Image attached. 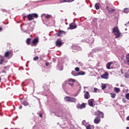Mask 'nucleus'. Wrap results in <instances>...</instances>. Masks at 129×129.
Listing matches in <instances>:
<instances>
[{"instance_id": "obj_1", "label": "nucleus", "mask_w": 129, "mask_h": 129, "mask_svg": "<svg viewBox=\"0 0 129 129\" xmlns=\"http://www.w3.org/2000/svg\"><path fill=\"white\" fill-rule=\"evenodd\" d=\"M112 31L114 35H116V39H117V38H119L120 37L121 33H120V32H119V30L118 29V28H117V27H115L113 29Z\"/></svg>"}, {"instance_id": "obj_2", "label": "nucleus", "mask_w": 129, "mask_h": 129, "mask_svg": "<svg viewBox=\"0 0 129 129\" xmlns=\"http://www.w3.org/2000/svg\"><path fill=\"white\" fill-rule=\"evenodd\" d=\"M38 14L36 13H32L29 14L27 16V19L28 21H33V20H34V18H35V19H38Z\"/></svg>"}, {"instance_id": "obj_3", "label": "nucleus", "mask_w": 129, "mask_h": 129, "mask_svg": "<svg viewBox=\"0 0 129 129\" xmlns=\"http://www.w3.org/2000/svg\"><path fill=\"white\" fill-rule=\"evenodd\" d=\"M86 107V104L85 103H83L82 104H78L77 105V108L78 109H83V108H85Z\"/></svg>"}, {"instance_id": "obj_4", "label": "nucleus", "mask_w": 129, "mask_h": 129, "mask_svg": "<svg viewBox=\"0 0 129 129\" xmlns=\"http://www.w3.org/2000/svg\"><path fill=\"white\" fill-rule=\"evenodd\" d=\"M13 55H14V54L13 53V51H7L5 53V56L6 57V58H8L9 57V58H12V57H13Z\"/></svg>"}, {"instance_id": "obj_5", "label": "nucleus", "mask_w": 129, "mask_h": 129, "mask_svg": "<svg viewBox=\"0 0 129 129\" xmlns=\"http://www.w3.org/2000/svg\"><path fill=\"white\" fill-rule=\"evenodd\" d=\"M76 28H77V26H76V24L75 23L70 24L69 29H70V30H73L74 29H76Z\"/></svg>"}, {"instance_id": "obj_6", "label": "nucleus", "mask_w": 129, "mask_h": 129, "mask_svg": "<svg viewBox=\"0 0 129 129\" xmlns=\"http://www.w3.org/2000/svg\"><path fill=\"white\" fill-rule=\"evenodd\" d=\"M108 75H109L108 73L106 72L104 73V74H103L102 75H101V77L103 79H108Z\"/></svg>"}, {"instance_id": "obj_7", "label": "nucleus", "mask_w": 129, "mask_h": 129, "mask_svg": "<svg viewBox=\"0 0 129 129\" xmlns=\"http://www.w3.org/2000/svg\"><path fill=\"white\" fill-rule=\"evenodd\" d=\"M62 45H63V43H62V41H61V40H56V43H55V46L56 47L60 48V47H61V46H62Z\"/></svg>"}, {"instance_id": "obj_8", "label": "nucleus", "mask_w": 129, "mask_h": 129, "mask_svg": "<svg viewBox=\"0 0 129 129\" xmlns=\"http://www.w3.org/2000/svg\"><path fill=\"white\" fill-rule=\"evenodd\" d=\"M88 103L89 106H91L92 107H93L94 106L93 103H94V99H89L88 101Z\"/></svg>"}, {"instance_id": "obj_9", "label": "nucleus", "mask_w": 129, "mask_h": 129, "mask_svg": "<svg viewBox=\"0 0 129 129\" xmlns=\"http://www.w3.org/2000/svg\"><path fill=\"white\" fill-rule=\"evenodd\" d=\"M10 68V66H5L4 67V70L2 71V73H7V71H8Z\"/></svg>"}, {"instance_id": "obj_10", "label": "nucleus", "mask_w": 129, "mask_h": 129, "mask_svg": "<svg viewBox=\"0 0 129 129\" xmlns=\"http://www.w3.org/2000/svg\"><path fill=\"white\" fill-rule=\"evenodd\" d=\"M101 121V119H100V117H96L94 120V123H96V124L99 123L100 121Z\"/></svg>"}, {"instance_id": "obj_11", "label": "nucleus", "mask_w": 129, "mask_h": 129, "mask_svg": "<svg viewBox=\"0 0 129 129\" xmlns=\"http://www.w3.org/2000/svg\"><path fill=\"white\" fill-rule=\"evenodd\" d=\"M84 98L85 99H88L89 98H90V95L89 94V92L87 91L85 92V94H84Z\"/></svg>"}, {"instance_id": "obj_12", "label": "nucleus", "mask_w": 129, "mask_h": 129, "mask_svg": "<svg viewBox=\"0 0 129 129\" xmlns=\"http://www.w3.org/2000/svg\"><path fill=\"white\" fill-rule=\"evenodd\" d=\"M75 0H59V3L60 4H63V3H72L74 2Z\"/></svg>"}, {"instance_id": "obj_13", "label": "nucleus", "mask_w": 129, "mask_h": 129, "mask_svg": "<svg viewBox=\"0 0 129 129\" xmlns=\"http://www.w3.org/2000/svg\"><path fill=\"white\" fill-rule=\"evenodd\" d=\"M97 115L98 117H101L102 118L104 117L103 113H102V112L97 111Z\"/></svg>"}, {"instance_id": "obj_14", "label": "nucleus", "mask_w": 129, "mask_h": 129, "mask_svg": "<svg viewBox=\"0 0 129 129\" xmlns=\"http://www.w3.org/2000/svg\"><path fill=\"white\" fill-rule=\"evenodd\" d=\"M63 34H65V31L62 30L59 31L58 34H57V37H61Z\"/></svg>"}, {"instance_id": "obj_15", "label": "nucleus", "mask_w": 129, "mask_h": 129, "mask_svg": "<svg viewBox=\"0 0 129 129\" xmlns=\"http://www.w3.org/2000/svg\"><path fill=\"white\" fill-rule=\"evenodd\" d=\"M39 42V39L38 38L34 39L32 41V44L33 45H37V43Z\"/></svg>"}, {"instance_id": "obj_16", "label": "nucleus", "mask_w": 129, "mask_h": 129, "mask_svg": "<svg viewBox=\"0 0 129 129\" xmlns=\"http://www.w3.org/2000/svg\"><path fill=\"white\" fill-rule=\"evenodd\" d=\"M112 64V62H108L106 64V68H107V69H110V66H111Z\"/></svg>"}, {"instance_id": "obj_17", "label": "nucleus", "mask_w": 129, "mask_h": 129, "mask_svg": "<svg viewBox=\"0 0 129 129\" xmlns=\"http://www.w3.org/2000/svg\"><path fill=\"white\" fill-rule=\"evenodd\" d=\"M43 16H44L45 19H50V18H52V16L51 15H46L45 14H43Z\"/></svg>"}, {"instance_id": "obj_18", "label": "nucleus", "mask_w": 129, "mask_h": 129, "mask_svg": "<svg viewBox=\"0 0 129 129\" xmlns=\"http://www.w3.org/2000/svg\"><path fill=\"white\" fill-rule=\"evenodd\" d=\"M86 127L87 129H94V126L90 124H89L88 126H86Z\"/></svg>"}, {"instance_id": "obj_19", "label": "nucleus", "mask_w": 129, "mask_h": 129, "mask_svg": "<svg viewBox=\"0 0 129 129\" xmlns=\"http://www.w3.org/2000/svg\"><path fill=\"white\" fill-rule=\"evenodd\" d=\"M76 101V99L73 97H70V102H75Z\"/></svg>"}, {"instance_id": "obj_20", "label": "nucleus", "mask_w": 129, "mask_h": 129, "mask_svg": "<svg viewBox=\"0 0 129 129\" xmlns=\"http://www.w3.org/2000/svg\"><path fill=\"white\" fill-rule=\"evenodd\" d=\"M114 91L116 92V93H118L119 91H120V89L118 88L115 87L114 89Z\"/></svg>"}, {"instance_id": "obj_21", "label": "nucleus", "mask_w": 129, "mask_h": 129, "mask_svg": "<svg viewBox=\"0 0 129 129\" xmlns=\"http://www.w3.org/2000/svg\"><path fill=\"white\" fill-rule=\"evenodd\" d=\"M31 38H28L26 41L27 45H30L31 43Z\"/></svg>"}, {"instance_id": "obj_22", "label": "nucleus", "mask_w": 129, "mask_h": 129, "mask_svg": "<svg viewBox=\"0 0 129 129\" xmlns=\"http://www.w3.org/2000/svg\"><path fill=\"white\" fill-rule=\"evenodd\" d=\"M95 8L96 10H99V3H96L95 5Z\"/></svg>"}, {"instance_id": "obj_23", "label": "nucleus", "mask_w": 129, "mask_h": 129, "mask_svg": "<svg viewBox=\"0 0 129 129\" xmlns=\"http://www.w3.org/2000/svg\"><path fill=\"white\" fill-rule=\"evenodd\" d=\"M70 97L69 96H67L64 98V99L66 101H70Z\"/></svg>"}, {"instance_id": "obj_24", "label": "nucleus", "mask_w": 129, "mask_h": 129, "mask_svg": "<svg viewBox=\"0 0 129 129\" xmlns=\"http://www.w3.org/2000/svg\"><path fill=\"white\" fill-rule=\"evenodd\" d=\"M78 75H85V72L81 71L78 73Z\"/></svg>"}, {"instance_id": "obj_25", "label": "nucleus", "mask_w": 129, "mask_h": 129, "mask_svg": "<svg viewBox=\"0 0 129 129\" xmlns=\"http://www.w3.org/2000/svg\"><path fill=\"white\" fill-rule=\"evenodd\" d=\"M22 104H23V105H25V106H27L29 105V103H28L27 101H25L22 103Z\"/></svg>"}, {"instance_id": "obj_26", "label": "nucleus", "mask_w": 129, "mask_h": 129, "mask_svg": "<svg viewBox=\"0 0 129 129\" xmlns=\"http://www.w3.org/2000/svg\"><path fill=\"white\" fill-rule=\"evenodd\" d=\"M115 9H111L108 11V14H113L114 12H115Z\"/></svg>"}, {"instance_id": "obj_27", "label": "nucleus", "mask_w": 129, "mask_h": 129, "mask_svg": "<svg viewBox=\"0 0 129 129\" xmlns=\"http://www.w3.org/2000/svg\"><path fill=\"white\" fill-rule=\"evenodd\" d=\"M110 95H111V97H112V98H115L116 94L115 93H110Z\"/></svg>"}, {"instance_id": "obj_28", "label": "nucleus", "mask_w": 129, "mask_h": 129, "mask_svg": "<svg viewBox=\"0 0 129 129\" xmlns=\"http://www.w3.org/2000/svg\"><path fill=\"white\" fill-rule=\"evenodd\" d=\"M128 12H129V11L128 8H125L124 9V13H125V14H127V13Z\"/></svg>"}, {"instance_id": "obj_29", "label": "nucleus", "mask_w": 129, "mask_h": 129, "mask_svg": "<svg viewBox=\"0 0 129 129\" xmlns=\"http://www.w3.org/2000/svg\"><path fill=\"white\" fill-rule=\"evenodd\" d=\"M126 59L127 60V63H129V53L126 54Z\"/></svg>"}, {"instance_id": "obj_30", "label": "nucleus", "mask_w": 129, "mask_h": 129, "mask_svg": "<svg viewBox=\"0 0 129 129\" xmlns=\"http://www.w3.org/2000/svg\"><path fill=\"white\" fill-rule=\"evenodd\" d=\"M69 82H73V83H74V82H75V80L73 79H70L68 80Z\"/></svg>"}, {"instance_id": "obj_31", "label": "nucleus", "mask_w": 129, "mask_h": 129, "mask_svg": "<svg viewBox=\"0 0 129 129\" xmlns=\"http://www.w3.org/2000/svg\"><path fill=\"white\" fill-rule=\"evenodd\" d=\"M34 61H38L39 60V57L35 56L33 58Z\"/></svg>"}, {"instance_id": "obj_32", "label": "nucleus", "mask_w": 129, "mask_h": 129, "mask_svg": "<svg viewBox=\"0 0 129 129\" xmlns=\"http://www.w3.org/2000/svg\"><path fill=\"white\" fill-rule=\"evenodd\" d=\"M72 75H73L74 76H76V72L74 71H73L72 72Z\"/></svg>"}, {"instance_id": "obj_33", "label": "nucleus", "mask_w": 129, "mask_h": 129, "mask_svg": "<svg viewBox=\"0 0 129 129\" xmlns=\"http://www.w3.org/2000/svg\"><path fill=\"white\" fill-rule=\"evenodd\" d=\"M105 88H106V85L105 84L102 85V89L104 90Z\"/></svg>"}, {"instance_id": "obj_34", "label": "nucleus", "mask_w": 129, "mask_h": 129, "mask_svg": "<svg viewBox=\"0 0 129 129\" xmlns=\"http://www.w3.org/2000/svg\"><path fill=\"white\" fill-rule=\"evenodd\" d=\"M125 98H126V99L129 100V93H127L125 95Z\"/></svg>"}, {"instance_id": "obj_35", "label": "nucleus", "mask_w": 129, "mask_h": 129, "mask_svg": "<svg viewBox=\"0 0 129 129\" xmlns=\"http://www.w3.org/2000/svg\"><path fill=\"white\" fill-rule=\"evenodd\" d=\"M80 69L78 67H77L75 68V71H77L78 72L79 71H80Z\"/></svg>"}, {"instance_id": "obj_36", "label": "nucleus", "mask_w": 129, "mask_h": 129, "mask_svg": "<svg viewBox=\"0 0 129 129\" xmlns=\"http://www.w3.org/2000/svg\"><path fill=\"white\" fill-rule=\"evenodd\" d=\"M4 60L3 58L0 59V65H2V64H3V62H4Z\"/></svg>"}, {"instance_id": "obj_37", "label": "nucleus", "mask_w": 129, "mask_h": 129, "mask_svg": "<svg viewBox=\"0 0 129 129\" xmlns=\"http://www.w3.org/2000/svg\"><path fill=\"white\" fill-rule=\"evenodd\" d=\"M69 85H70L72 86V87H73V85H74V84L71 83H68Z\"/></svg>"}, {"instance_id": "obj_38", "label": "nucleus", "mask_w": 129, "mask_h": 129, "mask_svg": "<svg viewBox=\"0 0 129 129\" xmlns=\"http://www.w3.org/2000/svg\"><path fill=\"white\" fill-rule=\"evenodd\" d=\"M122 101L123 102V103H125V102H126V100H125V99L124 98L122 99Z\"/></svg>"}, {"instance_id": "obj_39", "label": "nucleus", "mask_w": 129, "mask_h": 129, "mask_svg": "<svg viewBox=\"0 0 129 129\" xmlns=\"http://www.w3.org/2000/svg\"><path fill=\"white\" fill-rule=\"evenodd\" d=\"M106 10L108 11H108L110 10H109V7L106 6Z\"/></svg>"}, {"instance_id": "obj_40", "label": "nucleus", "mask_w": 129, "mask_h": 129, "mask_svg": "<svg viewBox=\"0 0 129 129\" xmlns=\"http://www.w3.org/2000/svg\"><path fill=\"white\" fill-rule=\"evenodd\" d=\"M125 78H129V75L125 74Z\"/></svg>"}, {"instance_id": "obj_41", "label": "nucleus", "mask_w": 129, "mask_h": 129, "mask_svg": "<svg viewBox=\"0 0 129 129\" xmlns=\"http://www.w3.org/2000/svg\"><path fill=\"white\" fill-rule=\"evenodd\" d=\"M94 92H97L98 89L96 88H94Z\"/></svg>"}, {"instance_id": "obj_42", "label": "nucleus", "mask_w": 129, "mask_h": 129, "mask_svg": "<svg viewBox=\"0 0 129 129\" xmlns=\"http://www.w3.org/2000/svg\"><path fill=\"white\" fill-rule=\"evenodd\" d=\"M85 123H86V121L85 120H83L82 121V124H85Z\"/></svg>"}, {"instance_id": "obj_43", "label": "nucleus", "mask_w": 129, "mask_h": 129, "mask_svg": "<svg viewBox=\"0 0 129 129\" xmlns=\"http://www.w3.org/2000/svg\"><path fill=\"white\" fill-rule=\"evenodd\" d=\"M49 62H46L45 63L46 66H49Z\"/></svg>"}, {"instance_id": "obj_44", "label": "nucleus", "mask_w": 129, "mask_h": 129, "mask_svg": "<svg viewBox=\"0 0 129 129\" xmlns=\"http://www.w3.org/2000/svg\"><path fill=\"white\" fill-rule=\"evenodd\" d=\"M22 108H23V106L20 105V106H19V109H22Z\"/></svg>"}, {"instance_id": "obj_45", "label": "nucleus", "mask_w": 129, "mask_h": 129, "mask_svg": "<svg viewBox=\"0 0 129 129\" xmlns=\"http://www.w3.org/2000/svg\"><path fill=\"white\" fill-rule=\"evenodd\" d=\"M3 31V28L0 27V32H2Z\"/></svg>"}, {"instance_id": "obj_46", "label": "nucleus", "mask_w": 129, "mask_h": 129, "mask_svg": "<svg viewBox=\"0 0 129 129\" xmlns=\"http://www.w3.org/2000/svg\"><path fill=\"white\" fill-rule=\"evenodd\" d=\"M126 120H129V116L126 117Z\"/></svg>"}, {"instance_id": "obj_47", "label": "nucleus", "mask_w": 129, "mask_h": 129, "mask_svg": "<svg viewBox=\"0 0 129 129\" xmlns=\"http://www.w3.org/2000/svg\"><path fill=\"white\" fill-rule=\"evenodd\" d=\"M122 58H124V55H122L121 56V58L122 59Z\"/></svg>"}, {"instance_id": "obj_48", "label": "nucleus", "mask_w": 129, "mask_h": 129, "mask_svg": "<svg viewBox=\"0 0 129 129\" xmlns=\"http://www.w3.org/2000/svg\"><path fill=\"white\" fill-rule=\"evenodd\" d=\"M1 81H2V78H0V82H1Z\"/></svg>"}, {"instance_id": "obj_49", "label": "nucleus", "mask_w": 129, "mask_h": 129, "mask_svg": "<svg viewBox=\"0 0 129 129\" xmlns=\"http://www.w3.org/2000/svg\"><path fill=\"white\" fill-rule=\"evenodd\" d=\"M126 129H129V127L127 126V127H126Z\"/></svg>"}, {"instance_id": "obj_50", "label": "nucleus", "mask_w": 129, "mask_h": 129, "mask_svg": "<svg viewBox=\"0 0 129 129\" xmlns=\"http://www.w3.org/2000/svg\"><path fill=\"white\" fill-rule=\"evenodd\" d=\"M40 117H42V115H40Z\"/></svg>"}, {"instance_id": "obj_51", "label": "nucleus", "mask_w": 129, "mask_h": 129, "mask_svg": "<svg viewBox=\"0 0 129 129\" xmlns=\"http://www.w3.org/2000/svg\"><path fill=\"white\" fill-rule=\"evenodd\" d=\"M127 24H129V22H128Z\"/></svg>"}, {"instance_id": "obj_52", "label": "nucleus", "mask_w": 129, "mask_h": 129, "mask_svg": "<svg viewBox=\"0 0 129 129\" xmlns=\"http://www.w3.org/2000/svg\"><path fill=\"white\" fill-rule=\"evenodd\" d=\"M121 73H122H122H123L122 72Z\"/></svg>"}, {"instance_id": "obj_53", "label": "nucleus", "mask_w": 129, "mask_h": 129, "mask_svg": "<svg viewBox=\"0 0 129 129\" xmlns=\"http://www.w3.org/2000/svg\"><path fill=\"white\" fill-rule=\"evenodd\" d=\"M121 73H122H122H123L122 72Z\"/></svg>"}]
</instances>
